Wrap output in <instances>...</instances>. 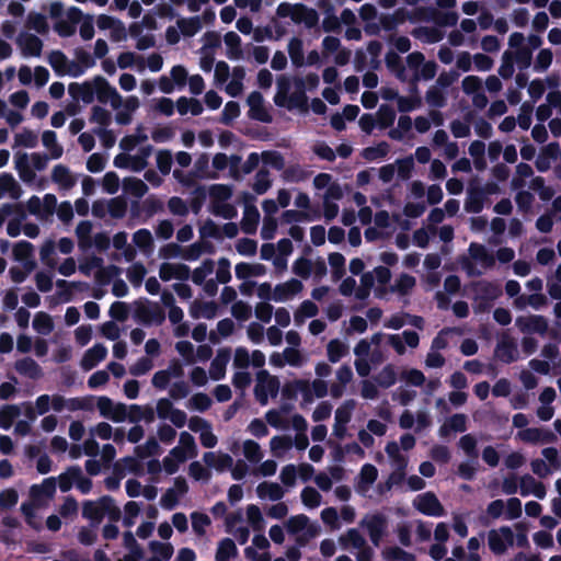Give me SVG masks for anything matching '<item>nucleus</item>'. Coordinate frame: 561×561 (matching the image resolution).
Wrapping results in <instances>:
<instances>
[{
	"label": "nucleus",
	"mask_w": 561,
	"mask_h": 561,
	"mask_svg": "<svg viewBox=\"0 0 561 561\" xmlns=\"http://www.w3.org/2000/svg\"><path fill=\"white\" fill-rule=\"evenodd\" d=\"M276 15L278 18H290L296 24L304 23L307 28H312L319 23L317 10L304 3L291 4L289 2H282L276 9Z\"/></svg>",
	"instance_id": "f257e3e1"
},
{
	"label": "nucleus",
	"mask_w": 561,
	"mask_h": 561,
	"mask_svg": "<svg viewBox=\"0 0 561 561\" xmlns=\"http://www.w3.org/2000/svg\"><path fill=\"white\" fill-rule=\"evenodd\" d=\"M135 319L142 325H161L165 320V312L158 302L147 298L135 301Z\"/></svg>",
	"instance_id": "f03ea898"
},
{
	"label": "nucleus",
	"mask_w": 561,
	"mask_h": 561,
	"mask_svg": "<svg viewBox=\"0 0 561 561\" xmlns=\"http://www.w3.org/2000/svg\"><path fill=\"white\" fill-rule=\"evenodd\" d=\"M288 533L296 536L298 545L305 546L306 542L318 536V526L310 524L309 519L305 515H296L290 517L286 523Z\"/></svg>",
	"instance_id": "7ed1b4c3"
},
{
	"label": "nucleus",
	"mask_w": 561,
	"mask_h": 561,
	"mask_svg": "<svg viewBox=\"0 0 561 561\" xmlns=\"http://www.w3.org/2000/svg\"><path fill=\"white\" fill-rule=\"evenodd\" d=\"M119 514V510L113 505L112 500L107 496L99 502H87L83 506V516L94 523L101 522L105 515H108L113 520H117Z\"/></svg>",
	"instance_id": "20e7f679"
},
{
	"label": "nucleus",
	"mask_w": 561,
	"mask_h": 561,
	"mask_svg": "<svg viewBox=\"0 0 561 561\" xmlns=\"http://www.w3.org/2000/svg\"><path fill=\"white\" fill-rule=\"evenodd\" d=\"M242 201L244 203V210L241 220V229L247 234H253L256 232L260 221V213L254 205L255 197L249 192H243Z\"/></svg>",
	"instance_id": "39448f33"
},
{
	"label": "nucleus",
	"mask_w": 561,
	"mask_h": 561,
	"mask_svg": "<svg viewBox=\"0 0 561 561\" xmlns=\"http://www.w3.org/2000/svg\"><path fill=\"white\" fill-rule=\"evenodd\" d=\"M488 542L495 554L504 553L514 543V534L510 527L492 529L488 534Z\"/></svg>",
	"instance_id": "423d86ee"
},
{
	"label": "nucleus",
	"mask_w": 561,
	"mask_h": 561,
	"mask_svg": "<svg viewBox=\"0 0 561 561\" xmlns=\"http://www.w3.org/2000/svg\"><path fill=\"white\" fill-rule=\"evenodd\" d=\"M95 95L100 103L111 102L113 108H118L122 105V96L117 90L112 87L108 81L102 76L94 77Z\"/></svg>",
	"instance_id": "0eeeda50"
},
{
	"label": "nucleus",
	"mask_w": 561,
	"mask_h": 561,
	"mask_svg": "<svg viewBox=\"0 0 561 561\" xmlns=\"http://www.w3.org/2000/svg\"><path fill=\"white\" fill-rule=\"evenodd\" d=\"M419 20L434 21L439 26H455L458 22L457 12H440L435 8H420L416 14Z\"/></svg>",
	"instance_id": "6e6552de"
},
{
	"label": "nucleus",
	"mask_w": 561,
	"mask_h": 561,
	"mask_svg": "<svg viewBox=\"0 0 561 561\" xmlns=\"http://www.w3.org/2000/svg\"><path fill=\"white\" fill-rule=\"evenodd\" d=\"M413 504L415 508L424 515L439 517L445 514L443 505L434 493L419 494L414 499Z\"/></svg>",
	"instance_id": "1a4fd4ad"
},
{
	"label": "nucleus",
	"mask_w": 561,
	"mask_h": 561,
	"mask_svg": "<svg viewBox=\"0 0 561 561\" xmlns=\"http://www.w3.org/2000/svg\"><path fill=\"white\" fill-rule=\"evenodd\" d=\"M247 103L250 107L248 115L251 119L267 124L272 123L273 117L264 106V99L261 92H251L248 95Z\"/></svg>",
	"instance_id": "9d476101"
},
{
	"label": "nucleus",
	"mask_w": 561,
	"mask_h": 561,
	"mask_svg": "<svg viewBox=\"0 0 561 561\" xmlns=\"http://www.w3.org/2000/svg\"><path fill=\"white\" fill-rule=\"evenodd\" d=\"M516 324L524 333H537L540 335H545L549 328L548 320L540 314H531L526 318L519 317L516 320Z\"/></svg>",
	"instance_id": "9b49d317"
},
{
	"label": "nucleus",
	"mask_w": 561,
	"mask_h": 561,
	"mask_svg": "<svg viewBox=\"0 0 561 561\" xmlns=\"http://www.w3.org/2000/svg\"><path fill=\"white\" fill-rule=\"evenodd\" d=\"M68 93L75 101L81 100L85 104L92 103L95 96L94 78L82 83L71 82L68 85Z\"/></svg>",
	"instance_id": "f8f14e48"
},
{
	"label": "nucleus",
	"mask_w": 561,
	"mask_h": 561,
	"mask_svg": "<svg viewBox=\"0 0 561 561\" xmlns=\"http://www.w3.org/2000/svg\"><path fill=\"white\" fill-rule=\"evenodd\" d=\"M16 43L24 56L39 57L42 54L43 42L34 34L23 32L16 38Z\"/></svg>",
	"instance_id": "ddd939ff"
},
{
	"label": "nucleus",
	"mask_w": 561,
	"mask_h": 561,
	"mask_svg": "<svg viewBox=\"0 0 561 561\" xmlns=\"http://www.w3.org/2000/svg\"><path fill=\"white\" fill-rule=\"evenodd\" d=\"M231 357V351L228 347L220 348L216 357L211 360L209 375L213 380H221L226 375V367Z\"/></svg>",
	"instance_id": "4468645a"
},
{
	"label": "nucleus",
	"mask_w": 561,
	"mask_h": 561,
	"mask_svg": "<svg viewBox=\"0 0 561 561\" xmlns=\"http://www.w3.org/2000/svg\"><path fill=\"white\" fill-rule=\"evenodd\" d=\"M107 355V348L98 343L93 345L91 348L87 350L82 359L81 367L83 370H91L94 368L100 362H102Z\"/></svg>",
	"instance_id": "2eb2a0df"
},
{
	"label": "nucleus",
	"mask_w": 561,
	"mask_h": 561,
	"mask_svg": "<svg viewBox=\"0 0 561 561\" xmlns=\"http://www.w3.org/2000/svg\"><path fill=\"white\" fill-rule=\"evenodd\" d=\"M302 283L297 278H291L286 283L277 284L274 288L273 300L284 301L289 297L300 293Z\"/></svg>",
	"instance_id": "dca6fc26"
},
{
	"label": "nucleus",
	"mask_w": 561,
	"mask_h": 561,
	"mask_svg": "<svg viewBox=\"0 0 561 561\" xmlns=\"http://www.w3.org/2000/svg\"><path fill=\"white\" fill-rule=\"evenodd\" d=\"M294 84L296 90L288 98V110L307 108L308 98L305 92V81L302 78H295Z\"/></svg>",
	"instance_id": "f3484780"
},
{
	"label": "nucleus",
	"mask_w": 561,
	"mask_h": 561,
	"mask_svg": "<svg viewBox=\"0 0 561 561\" xmlns=\"http://www.w3.org/2000/svg\"><path fill=\"white\" fill-rule=\"evenodd\" d=\"M14 368L20 375L34 380L41 378L43 375L41 366L32 357L18 359L14 364Z\"/></svg>",
	"instance_id": "a211bd4d"
},
{
	"label": "nucleus",
	"mask_w": 561,
	"mask_h": 561,
	"mask_svg": "<svg viewBox=\"0 0 561 561\" xmlns=\"http://www.w3.org/2000/svg\"><path fill=\"white\" fill-rule=\"evenodd\" d=\"M485 203V197L483 196L482 191H480V186L470 185L468 188V196L465 202V209L468 213L479 214L482 211Z\"/></svg>",
	"instance_id": "6ab92c4d"
},
{
	"label": "nucleus",
	"mask_w": 561,
	"mask_h": 561,
	"mask_svg": "<svg viewBox=\"0 0 561 561\" xmlns=\"http://www.w3.org/2000/svg\"><path fill=\"white\" fill-rule=\"evenodd\" d=\"M149 550L152 556L147 561H169L174 553V548L170 542L157 540L149 542Z\"/></svg>",
	"instance_id": "aec40b11"
},
{
	"label": "nucleus",
	"mask_w": 561,
	"mask_h": 561,
	"mask_svg": "<svg viewBox=\"0 0 561 561\" xmlns=\"http://www.w3.org/2000/svg\"><path fill=\"white\" fill-rule=\"evenodd\" d=\"M191 316L195 319H214L218 312V305L215 301H195L191 307Z\"/></svg>",
	"instance_id": "412c9836"
},
{
	"label": "nucleus",
	"mask_w": 561,
	"mask_h": 561,
	"mask_svg": "<svg viewBox=\"0 0 561 561\" xmlns=\"http://www.w3.org/2000/svg\"><path fill=\"white\" fill-rule=\"evenodd\" d=\"M236 276L239 279L263 276L266 273L265 265L261 263L250 264L245 262L238 263L234 267Z\"/></svg>",
	"instance_id": "4be33fe9"
},
{
	"label": "nucleus",
	"mask_w": 561,
	"mask_h": 561,
	"mask_svg": "<svg viewBox=\"0 0 561 561\" xmlns=\"http://www.w3.org/2000/svg\"><path fill=\"white\" fill-rule=\"evenodd\" d=\"M3 193H9L13 199H19L22 195V188L11 173L0 174V197Z\"/></svg>",
	"instance_id": "5701e85b"
},
{
	"label": "nucleus",
	"mask_w": 561,
	"mask_h": 561,
	"mask_svg": "<svg viewBox=\"0 0 561 561\" xmlns=\"http://www.w3.org/2000/svg\"><path fill=\"white\" fill-rule=\"evenodd\" d=\"M51 180L66 190H70L76 184V181L71 176L69 169L64 164H57L54 167L51 172Z\"/></svg>",
	"instance_id": "b1692460"
},
{
	"label": "nucleus",
	"mask_w": 561,
	"mask_h": 561,
	"mask_svg": "<svg viewBox=\"0 0 561 561\" xmlns=\"http://www.w3.org/2000/svg\"><path fill=\"white\" fill-rule=\"evenodd\" d=\"M472 259L480 261L484 267L491 268L495 264V256L482 244L472 242L469 247Z\"/></svg>",
	"instance_id": "393cba45"
},
{
	"label": "nucleus",
	"mask_w": 561,
	"mask_h": 561,
	"mask_svg": "<svg viewBox=\"0 0 561 561\" xmlns=\"http://www.w3.org/2000/svg\"><path fill=\"white\" fill-rule=\"evenodd\" d=\"M225 43L228 47L227 57L231 60L241 59L243 56L241 49V38L236 32H228L224 36Z\"/></svg>",
	"instance_id": "a878e982"
},
{
	"label": "nucleus",
	"mask_w": 561,
	"mask_h": 561,
	"mask_svg": "<svg viewBox=\"0 0 561 561\" xmlns=\"http://www.w3.org/2000/svg\"><path fill=\"white\" fill-rule=\"evenodd\" d=\"M238 554V548L230 538H225L218 542L216 551V561H231Z\"/></svg>",
	"instance_id": "bb28decb"
},
{
	"label": "nucleus",
	"mask_w": 561,
	"mask_h": 561,
	"mask_svg": "<svg viewBox=\"0 0 561 561\" xmlns=\"http://www.w3.org/2000/svg\"><path fill=\"white\" fill-rule=\"evenodd\" d=\"M287 48L293 65L297 68L302 67L305 65L302 39L296 36L290 38Z\"/></svg>",
	"instance_id": "cd10ccee"
},
{
	"label": "nucleus",
	"mask_w": 561,
	"mask_h": 561,
	"mask_svg": "<svg viewBox=\"0 0 561 561\" xmlns=\"http://www.w3.org/2000/svg\"><path fill=\"white\" fill-rule=\"evenodd\" d=\"M496 356L506 364L517 360L516 344L513 341H501L496 346Z\"/></svg>",
	"instance_id": "c85d7f7f"
},
{
	"label": "nucleus",
	"mask_w": 561,
	"mask_h": 561,
	"mask_svg": "<svg viewBox=\"0 0 561 561\" xmlns=\"http://www.w3.org/2000/svg\"><path fill=\"white\" fill-rule=\"evenodd\" d=\"M81 478V468L78 466H73L68 468L64 473H61L58 478V485L60 491H70L71 488L76 484V481Z\"/></svg>",
	"instance_id": "c756f323"
},
{
	"label": "nucleus",
	"mask_w": 561,
	"mask_h": 561,
	"mask_svg": "<svg viewBox=\"0 0 561 561\" xmlns=\"http://www.w3.org/2000/svg\"><path fill=\"white\" fill-rule=\"evenodd\" d=\"M178 27L186 37L194 36L202 28V20L199 16L181 18L176 22Z\"/></svg>",
	"instance_id": "7c9ffc66"
},
{
	"label": "nucleus",
	"mask_w": 561,
	"mask_h": 561,
	"mask_svg": "<svg viewBox=\"0 0 561 561\" xmlns=\"http://www.w3.org/2000/svg\"><path fill=\"white\" fill-rule=\"evenodd\" d=\"M347 345L339 339L331 340L327 345V355L331 363L340 362L347 354Z\"/></svg>",
	"instance_id": "2f4dec72"
},
{
	"label": "nucleus",
	"mask_w": 561,
	"mask_h": 561,
	"mask_svg": "<svg viewBox=\"0 0 561 561\" xmlns=\"http://www.w3.org/2000/svg\"><path fill=\"white\" fill-rule=\"evenodd\" d=\"M33 329L42 335L50 334L54 330L51 317L44 311L37 312L33 319Z\"/></svg>",
	"instance_id": "473e14b6"
},
{
	"label": "nucleus",
	"mask_w": 561,
	"mask_h": 561,
	"mask_svg": "<svg viewBox=\"0 0 561 561\" xmlns=\"http://www.w3.org/2000/svg\"><path fill=\"white\" fill-rule=\"evenodd\" d=\"M21 410L16 404H5L0 409V428L9 430L14 420L19 417Z\"/></svg>",
	"instance_id": "72a5a7b5"
},
{
	"label": "nucleus",
	"mask_w": 561,
	"mask_h": 561,
	"mask_svg": "<svg viewBox=\"0 0 561 561\" xmlns=\"http://www.w3.org/2000/svg\"><path fill=\"white\" fill-rule=\"evenodd\" d=\"M124 191L137 198L142 197L148 192L147 184L137 178H125L123 180Z\"/></svg>",
	"instance_id": "f704fd0d"
},
{
	"label": "nucleus",
	"mask_w": 561,
	"mask_h": 561,
	"mask_svg": "<svg viewBox=\"0 0 561 561\" xmlns=\"http://www.w3.org/2000/svg\"><path fill=\"white\" fill-rule=\"evenodd\" d=\"M390 146L387 141H380L376 146L366 147L362 151V157L367 161L386 158L389 153Z\"/></svg>",
	"instance_id": "c9c22d12"
},
{
	"label": "nucleus",
	"mask_w": 561,
	"mask_h": 561,
	"mask_svg": "<svg viewBox=\"0 0 561 561\" xmlns=\"http://www.w3.org/2000/svg\"><path fill=\"white\" fill-rule=\"evenodd\" d=\"M42 142L43 145L49 149L50 151V157L53 159H59L62 153H64V149L57 142V135L55 131L53 130H45L43 134H42Z\"/></svg>",
	"instance_id": "e433bc0d"
},
{
	"label": "nucleus",
	"mask_w": 561,
	"mask_h": 561,
	"mask_svg": "<svg viewBox=\"0 0 561 561\" xmlns=\"http://www.w3.org/2000/svg\"><path fill=\"white\" fill-rule=\"evenodd\" d=\"M26 26L42 35L46 34L49 30L46 16L38 12L28 13L26 19Z\"/></svg>",
	"instance_id": "4c0bfd02"
},
{
	"label": "nucleus",
	"mask_w": 561,
	"mask_h": 561,
	"mask_svg": "<svg viewBox=\"0 0 561 561\" xmlns=\"http://www.w3.org/2000/svg\"><path fill=\"white\" fill-rule=\"evenodd\" d=\"M376 383L381 388H390L397 381V373L392 365H386L376 376Z\"/></svg>",
	"instance_id": "58836bf2"
},
{
	"label": "nucleus",
	"mask_w": 561,
	"mask_h": 561,
	"mask_svg": "<svg viewBox=\"0 0 561 561\" xmlns=\"http://www.w3.org/2000/svg\"><path fill=\"white\" fill-rule=\"evenodd\" d=\"M48 62L57 75H66V68L69 64V59L61 50H53L48 55Z\"/></svg>",
	"instance_id": "ea45409f"
},
{
	"label": "nucleus",
	"mask_w": 561,
	"mask_h": 561,
	"mask_svg": "<svg viewBox=\"0 0 561 561\" xmlns=\"http://www.w3.org/2000/svg\"><path fill=\"white\" fill-rule=\"evenodd\" d=\"M328 260L332 268L333 279H341L345 274V257L340 252H333L329 254Z\"/></svg>",
	"instance_id": "a19ab883"
},
{
	"label": "nucleus",
	"mask_w": 561,
	"mask_h": 561,
	"mask_svg": "<svg viewBox=\"0 0 561 561\" xmlns=\"http://www.w3.org/2000/svg\"><path fill=\"white\" fill-rule=\"evenodd\" d=\"M208 192L213 199V205L226 202L232 196V188L227 184H213Z\"/></svg>",
	"instance_id": "79ce46f5"
},
{
	"label": "nucleus",
	"mask_w": 561,
	"mask_h": 561,
	"mask_svg": "<svg viewBox=\"0 0 561 561\" xmlns=\"http://www.w3.org/2000/svg\"><path fill=\"white\" fill-rule=\"evenodd\" d=\"M396 119V112L394 110L388 105L382 104L380 105L378 112H377V122L381 129L389 128L393 125Z\"/></svg>",
	"instance_id": "37998d69"
},
{
	"label": "nucleus",
	"mask_w": 561,
	"mask_h": 561,
	"mask_svg": "<svg viewBox=\"0 0 561 561\" xmlns=\"http://www.w3.org/2000/svg\"><path fill=\"white\" fill-rule=\"evenodd\" d=\"M272 185L270 172L265 168L260 169L255 174V181L252 185L253 191L259 194H265Z\"/></svg>",
	"instance_id": "c03bdc74"
},
{
	"label": "nucleus",
	"mask_w": 561,
	"mask_h": 561,
	"mask_svg": "<svg viewBox=\"0 0 561 561\" xmlns=\"http://www.w3.org/2000/svg\"><path fill=\"white\" fill-rule=\"evenodd\" d=\"M256 379L260 383L265 386L266 391L272 397H276L279 390V381L277 377L271 376L267 370H260L256 375Z\"/></svg>",
	"instance_id": "a18cd8bd"
},
{
	"label": "nucleus",
	"mask_w": 561,
	"mask_h": 561,
	"mask_svg": "<svg viewBox=\"0 0 561 561\" xmlns=\"http://www.w3.org/2000/svg\"><path fill=\"white\" fill-rule=\"evenodd\" d=\"M122 467L123 465L116 461L113 465L112 474L105 478L104 483L108 490H117L121 485V481L126 477Z\"/></svg>",
	"instance_id": "49530a36"
},
{
	"label": "nucleus",
	"mask_w": 561,
	"mask_h": 561,
	"mask_svg": "<svg viewBox=\"0 0 561 561\" xmlns=\"http://www.w3.org/2000/svg\"><path fill=\"white\" fill-rule=\"evenodd\" d=\"M247 519L254 531L264 529L265 522L260 508L255 505H249L247 508Z\"/></svg>",
	"instance_id": "de8ad7c7"
},
{
	"label": "nucleus",
	"mask_w": 561,
	"mask_h": 561,
	"mask_svg": "<svg viewBox=\"0 0 561 561\" xmlns=\"http://www.w3.org/2000/svg\"><path fill=\"white\" fill-rule=\"evenodd\" d=\"M243 455L252 463H257L263 458L260 445L252 439H247L243 443Z\"/></svg>",
	"instance_id": "09e8293b"
},
{
	"label": "nucleus",
	"mask_w": 561,
	"mask_h": 561,
	"mask_svg": "<svg viewBox=\"0 0 561 561\" xmlns=\"http://www.w3.org/2000/svg\"><path fill=\"white\" fill-rule=\"evenodd\" d=\"M263 162L271 165L277 171H282L285 168V159L283 154L276 150H266L261 154Z\"/></svg>",
	"instance_id": "8fccbe9b"
},
{
	"label": "nucleus",
	"mask_w": 561,
	"mask_h": 561,
	"mask_svg": "<svg viewBox=\"0 0 561 561\" xmlns=\"http://www.w3.org/2000/svg\"><path fill=\"white\" fill-rule=\"evenodd\" d=\"M365 527L368 530L369 537L375 545H378L382 535V520L379 517H370L365 520Z\"/></svg>",
	"instance_id": "3c124183"
},
{
	"label": "nucleus",
	"mask_w": 561,
	"mask_h": 561,
	"mask_svg": "<svg viewBox=\"0 0 561 561\" xmlns=\"http://www.w3.org/2000/svg\"><path fill=\"white\" fill-rule=\"evenodd\" d=\"M133 241L142 251L151 250L153 245L152 234L146 228L137 230L133 236Z\"/></svg>",
	"instance_id": "603ef678"
},
{
	"label": "nucleus",
	"mask_w": 561,
	"mask_h": 561,
	"mask_svg": "<svg viewBox=\"0 0 561 561\" xmlns=\"http://www.w3.org/2000/svg\"><path fill=\"white\" fill-rule=\"evenodd\" d=\"M107 211L111 217L121 219L127 211V202L123 197H114L108 201Z\"/></svg>",
	"instance_id": "864d4df0"
},
{
	"label": "nucleus",
	"mask_w": 561,
	"mask_h": 561,
	"mask_svg": "<svg viewBox=\"0 0 561 561\" xmlns=\"http://www.w3.org/2000/svg\"><path fill=\"white\" fill-rule=\"evenodd\" d=\"M313 218L307 211L288 209L283 211L280 220L282 224L289 225L293 222L311 221Z\"/></svg>",
	"instance_id": "5fc2aeb1"
},
{
	"label": "nucleus",
	"mask_w": 561,
	"mask_h": 561,
	"mask_svg": "<svg viewBox=\"0 0 561 561\" xmlns=\"http://www.w3.org/2000/svg\"><path fill=\"white\" fill-rule=\"evenodd\" d=\"M110 317L119 322H124L129 317V306L124 301H114L108 310Z\"/></svg>",
	"instance_id": "6e6d98bb"
},
{
	"label": "nucleus",
	"mask_w": 561,
	"mask_h": 561,
	"mask_svg": "<svg viewBox=\"0 0 561 561\" xmlns=\"http://www.w3.org/2000/svg\"><path fill=\"white\" fill-rule=\"evenodd\" d=\"M502 294L501 287L491 282H482L479 287V295L481 299L492 301L500 297Z\"/></svg>",
	"instance_id": "4d7b16f0"
},
{
	"label": "nucleus",
	"mask_w": 561,
	"mask_h": 561,
	"mask_svg": "<svg viewBox=\"0 0 561 561\" xmlns=\"http://www.w3.org/2000/svg\"><path fill=\"white\" fill-rule=\"evenodd\" d=\"M34 247L31 242L21 240L13 245L14 260L21 262L33 256Z\"/></svg>",
	"instance_id": "13d9d810"
},
{
	"label": "nucleus",
	"mask_w": 561,
	"mask_h": 561,
	"mask_svg": "<svg viewBox=\"0 0 561 561\" xmlns=\"http://www.w3.org/2000/svg\"><path fill=\"white\" fill-rule=\"evenodd\" d=\"M199 234L202 239L213 238L218 240L222 238L221 229L210 218L206 219L203 226L199 228Z\"/></svg>",
	"instance_id": "bf43d9fd"
},
{
	"label": "nucleus",
	"mask_w": 561,
	"mask_h": 561,
	"mask_svg": "<svg viewBox=\"0 0 561 561\" xmlns=\"http://www.w3.org/2000/svg\"><path fill=\"white\" fill-rule=\"evenodd\" d=\"M422 104V99L420 95H410V96H400L398 98V111L400 113H408L416 107H420Z\"/></svg>",
	"instance_id": "052dcab7"
},
{
	"label": "nucleus",
	"mask_w": 561,
	"mask_h": 561,
	"mask_svg": "<svg viewBox=\"0 0 561 561\" xmlns=\"http://www.w3.org/2000/svg\"><path fill=\"white\" fill-rule=\"evenodd\" d=\"M514 54L510 50L503 53L502 64L499 68V75L503 79H510L514 75Z\"/></svg>",
	"instance_id": "680f3d73"
},
{
	"label": "nucleus",
	"mask_w": 561,
	"mask_h": 561,
	"mask_svg": "<svg viewBox=\"0 0 561 561\" xmlns=\"http://www.w3.org/2000/svg\"><path fill=\"white\" fill-rule=\"evenodd\" d=\"M415 286V278L412 275L402 273L396 280V285L391 288L392 291H398L401 295H407Z\"/></svg>",
	"instance_id": "e2e57ef3"
},
{
	"label": "nucleus",
	"mask_w": 561,
	"mask_h": 561,
	"mask_svg": "<svg viewBox=\"0 0 561 561\" xmlns=\"http://www.w3.org/2000/svg\"><path fill=\"white\" fill-rule=\"evenodd\" d=\"M341 541L345 548L352 547L355 549H360L365 543V539L357 529H350L341 537Z\"/></svg>",
	"instance_id": "0e129e2a"
},
{
	"label": "nucleus",
	"mask_w": 561,
	"mask_h": 561,
	"mask_svg": "<svg viewBox=\"0 0 561 561\" xmlns=\"http://www.w3.org/2000/svg\"><path fill=\"white\" fill-rule=\"evenodd\" d=\"M356 402L353 399L346 400L342 407L335 411V422L347 424L352 417V411L355 409Z\"/></svg>",
	"instance_id": "69168bd1"
},
{
	"label": "nucleus",
	"mask_w": 561,
	"mask_h": 561,
	"mask_svg": "<svg viewBox=\"0 0 561 561\" xmlns=\"http://www.w3.org/2000/svg\"><path fill=\"white\" fill-rule=\"evenodd\" d=\"M426 102L433 107H444L446 105V96L443 91L437 87H431L426 91Z\"/></svg>",
	"instance_id": "338daca9"
},
{
	"label": "nucleus",
	"mask_w": 561,
	"mask_h": 561,
	"mask_svg": "<svg viewBox=\"0 0 561 561\" xmlns=\"http://www.w3.org/2000/svg\"><path fill=\"white\" fill-rule=\"evenodd\" d=\"M293 272L304 279L309 278L312 273L311 260L302 256L297 259L293 264Z\"/></svg>",
	"instance_id": "774afa93"
}]
</instances>
